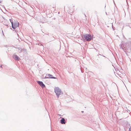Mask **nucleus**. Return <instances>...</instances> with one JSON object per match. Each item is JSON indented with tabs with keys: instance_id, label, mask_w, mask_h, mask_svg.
Segmentation results:
<instances>
[{
	"instance_id": "3",
	"label": "nucleus",
	"mask_w": 131,
	"mask_h": 131,
	"mask_svg": "<svg viewBox=\"0 0 131 131\" xmlns=\"http://www.w3.org/2000/svg\"><path fill=\"white\" fill-rule=\"evenodd\" d=\"M41 77L42 78H56L55 77H53L52 75L51 74H44L42 75Z\"/></svg>"
},
{
	"instance_id": "8",
	"label": "nucleus",
	"mask_w": 131,
	"mask_h": 131,
	"mask_svg": "<svg viewBox=\"0 0 131 131\" xmlns=\"http://www.w3.org/2000/svg\"><path fill=\"white\" fill-rule=\"evenodd\" d=\"M129 131H131V127H130L129 129Z\"/></svg>"
},
{
	"instance_id": "1",
	"label": "nucleus",
	"mask_w": 131,
	"mask_h": 131,
	"mask_svg": "<svg viewBox=\"0 0 131 131\" xmlns=\"http://www.w3.org/2000/svg\"><path fill=\"white\" fill-rule=\"evenodd\" d=\"M54 92L57 95L58 97L59 96L62 94V93L60 89L58 87H55L54 89Z\"/></svg>"
},
{
	"instance_id": "2",
	"label": "nucleus",
	"mask_w": 131,
	"mask_h": 131,
	"mask_svg": "<svg viewBox=\"0 0 131 131\" xmlns=\"http://www.w3.org/2000/svg\"><path fill=\"white\" fill-rule=\"evenodd\" d=\"M83 37L87 41H90L93 38L92 36L91 35L88 34L83 35Z\"/></svg>"
},
{
	"instance_id": "7",
	"label": "nucleus",
	"mask_w": 131,
	"mask_h": 131,
	"mask_svg": "<svg viewBox=\"0 0 131 131\" xmlns=\"http://www.w3.org/2000/svg\"><path fill=\"white\" fill-rule=\"evenodd\" d=\"M15 60H19V58L18 56L16 55V56H15Z\"/></svg>"
},
{
	"instance_id": "6",
	"label": "nucleus",
	"mask_w": 131,
	"mask_h": 131,
	"mask_svg": "<svg viewBox=\"0 0 131 131\" xmlns=\"http://www.w3.org/2000/svg\"><path fill=\"white\" fill-rule=\"evenodd\" d=\"M61 123L62 124H65V120L64 118H62L61 120Z\"/></svg>"
},
{
	"instance_id": "9",
	"label": "nucleus",
	"mask_w": 131,
	"mask_h": 131,
	"mask_svg": "<svg viewBox=\"0 0 131 131\" xmlns=\"http://www.w3.org/2000/svg\"><path fill=\"white\" fill-rule=\"evenodd\" d=\"M2 1V0H0V3Z\"/></svg>"
},
{
	"instance_id": "4",
	"label": "nucleus",
	"mask_w": 131,
	"mask_h": 131,
	"mask_svg": "<svg viewBox=\"0 0 131 131\" xmlns=\"http://www.w3.org/2000/svg\"><path fill=\"white\" fill-rule=\"evenodd\" d=\"M10 22L12 24V27L13 29H15L18 26V23L17 21H15L13 23L12 21H10Z\"/></svg>"
},
{
	"instance_id": "5",
	"label": "nucleus",
	"mask_w": 131,
	"mask_h": 131,
	"mask_svg": "<svg viewBox=\"0 0 131 131\" xmlns=\"http://www.w3.org/2000/svg\"><path fill=\"white\" fill-rule=\"evenodd\" d=\"M37 82L42 88H43L45 87V85L42 82L37 81Z\"/></svg>"
}]
</instances>
